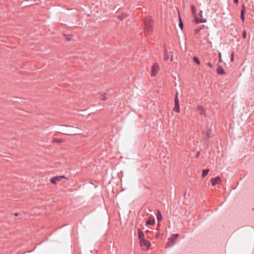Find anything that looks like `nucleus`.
Wrapping results in <instances>:
<instances>
[{"label": "nucleus", "instance_id": "8", "mask_svg": "<svg viewBox=\"0 0 254 254\" xmlns=\"http://www.w3.org/2000/svg\"><path fill=\"white\" fill-rule=\"evenodd\" d=\"M196 23H204L206 20L203 19L202 17H195L194 20Z\"/></svg>", "mask_w": 254, "mask_h": 254}, {"label": "nucleus", "instance_id": "4", "mask_svg": "<svg viewBox=\"0 0 254 254\" xmlns=\"http://www.w3.org/2000/svg\"><path fill=\"white\" fill-rule=\"evenodd\" d=\"M178 234L174 235L172 237L169 238V242L167 243L168 247H171L175 243V240L178 237Z\"/></svg>", "mask_w": 254, "mask_h": 254}, {"label": "nucleus", "instance_id": "17", "mask_svg": "<svg viewBox=\"0 0 254 254\" xmlns=\"http://www.w3.org/2000/svg\"><path fill=\"white\" fill-rule=\"evenodd\" d=\"M193 61L194 62H195L197 64H200L199 60L198 58H197L196 57H193Z\"/></svg>", "mask_w": 254, "mask_h": 254}, {"label": "nucleus", "instance_id": "12", "mask_svg": "<svg viewBox=\"0 0 254 254\" xmlns=\"http://www.w3.org/2000/svg\"><path fill=\"white\" fill-rule=\"evenodd\" d=\"M174 110L177 113H179L180 112L179 104H175V106L174 108Z\"/></svg>", "mask_w": 254, "mask_h": 254}, {"label": "nucleus", "instance_id": "6", "mask_svg": "<svg viewBox=\"0 0 254 254\" xmlns=\"http://www.w3.org/2000/svg\"><path fill=\"white\" fill-rule=\"evenodd\" d=\"M222 181L221 179L219 177H216L211 180L212 186H215L216 184H219Z\"/></svg>", "mask_w": 254, "mask_h": 254}, {"label": "nucleus", "instance_id": "10", "mask_svg": "<svg viewBox=\"0 0 254 254\" xmlns=\"http://www.w3.org/2000/svg\"><path fill=\"white\" fill-rule=\"evenodd\" d=\"M217 72L218 74H224L225 73L224 70L222 67L218 65Z\"/></svg>", "mask_w": 254, "mask_h": 254}, {"label": "nucleus", "instance_id": "30", "mask_svg": "<svg viewBox=\"0 0 254 254\" xmlns=\"http://www.w3.org/2000/svg\"><path fill=\"white\" fill-rule=\"evenodd\" d=\"M241 18H242V19L243 21H244V17L242 16V17H241Z\"/></svg>", "mask_w": 254, "mask_h": 254}, {"label": "nucleus", "instance_id": "14", "mask_svg": "<svg viewBox=\"0 0 254 254\" xmlns=\"http://www.w3.org/2000/svg\"><path fill=\"white\" fill-rule=\"evenodd\" d=\"M162 219V217L161 213L159 210L157 211V220L158 221H161Z\"/></svg>", "mask_w": 254, "mask_h": 254}, {"label": "nucleus", "instance_id": "21", "mask_svg": "<svg viewBox=\"0 0 254 254\" xmlns=\"http://www.w3.org/2000/svg\"><path fill=\"white\" fill-rule=\"evenodd\" d=\"M218 57H219V62H222V57H221V54L220 53H218Z\"/></svg>", "mask_w": 254, "mask_h": 254}, {"label": "nucleus", "instance_id": "29", "mask_svg": "<svg viewBox=\"0 0 254 254\" xmlns=\"http://www.w3.org/2000/svg\"><path fill=\"white\" fill-rule=\"evenodd\" d=\"M67 134H76V133H74V132H71L68 133Z\"/></svg>", "mask_w": 254, "mask_h": 254}, {"label": "nucleus", "instance_id": "2", "mask_svg": "<svg viewBox=\"0 0 254 254\" xmlns=\"http://www.w3.org/2000/svg\"><path fill=\"white\" fill-rule=\"evenodd\" d=\"M145 26V34L146 35H150L151 33L150 28L153 25V21L151 17H146L144 20Z\"/></svg>", "mask_w": 254, "mask_h": 254}, {"label": "nucleus", "instance_id": "20", "mask_svg": "<svg viewBox=\"0 0 254 254\" xmlns=\"http://www.w3.org/2000/svg\"><path fill=\"white\" fill-rule=\"evenodd\" d=\"M169 56L168 54L167 53L166 51H165V60H167L169 59Z\"/></svg>", "mask_w": 254, "mask_h": 254}, {"label": "nucleus", "instance_id": "28", "mask_svg": "<svg viewBox=\"0 0 254 254\" xmlns=\"http://www.w3.org/2000/svg\"><path fill=\"white\" fill-rule=\"evenodd\" d=\"M173 60V56L171 55V61H172Z\"/></svg>", "mask_w": 254, "mask_h": 254}, {"label": "nucleus", "instance_id": "3", "mask_svg": "<svg viewBox=\"0 0 254 254\" xmlns=\"http://www.w3.org/2000/svg\"><path fill=\"white\" fill-rule=\"evenodd\" d=\"M159 70V66L158 64L155 63L151 68V75L152 76H155L158 72Z\"/></svg>", "mask_w": 254, "mask_h": 254}, {"label": "nucleus", "instance_id": "11", "mask_svg": "<svg viewBox=\"0 0 254 254\" xmlns=\"http://www.w3.org/2000/svg\"><path fill=\"white\" fill-rule=\"evenodd\" d=\"M209 172V169H204L202 171V175H201V177L202 178H204V177H205L208 172Z\"/></svg>", "mask_w": 254, "mask_h": 254}, {"label": "nucleus", "instance_id": "23", "mask_svg": "<svg viewBox=\"0 0 254 254\" xmlns=\"http://www.w3.org/2000/svg\"><path fill=\"white\" fill-rule=\"evenodd\" d=\"M246 35H247V33H246V31H244L243 32V37L244 38H246Z\"/></svg>", "mask_w": 254, "mask_h": 254}, {"label": "nucleus", "instance_id": "7", "mask_svg": "<svg viewBox=\"0 0 254 254\" xmlns=\"http://www.w3.org/2000/svg\"><path fill=\"white\" fill-rule=\"evenodd\" d=\"M196 111L200 115L205 116V110L202 107L198 106Z\"/></svg>", "mask_w": 254, "mask_h": 254}, {"label": "nucleus", "instance_id": "9", "mask_svg": "<svg viewBox=\"0 0 254 254\" xmlns=\"http://www.w3.org/2000/svg\"><path fill=\"white\" fill-rule=\"evenodd\" d=\"M155 224V219L154 218H150L146 222V225H153Z\"/></svg>", "mask_w": 254, "mask_h": 254}, {"label": "nucleus", "instance_id": "25", "mask_svg": "<svg viewBox=\"0 0 254 254\" xmlns=\"http://www.w3.org/2000/svg\"><path fill=\"white\" fill-rule=\"evenodd\" d=\"M234 54H233L231 56V62H233L234 61Z\"/></svg>", "mask_w": 254, "mask_h": 254}, {"label": "nucleus", "instance_id": "31", "mask_svg": "<svg viewBox=\"0 0 254 254\" xmlns=\"http://www.w3.org/2000/svg\"><path fill=\"white\" fill-rule=\"evenodd\" d=\"M178 12L179 16H180V12H179V11H178Z\"/></svg>", "mask_w": 254, "mask_h": 254}, {"label": "nucleus", "instance_id": "13", "mask_svg": "<svg viewBox=\"0 0 254 254\" xmlns=\"http://www.w3.org/2000/svg\"><path fill=\"white\" fill-rule=\"evenodd\" d=\"M191 11L192 12V14L193 15V16H196V7H195V6L194 5H191Z\"/></svg>", "mask_w": 254, "mask_h": 254}, {"label": "nucleus", "instance_id": "27", "mask_svg": "<svg viewBox=\"0 0 254 254\" xmlns=\"http://www.w3.org/2000/svg\"><path fill=\"white\" fill-rule=\"evenodd\" d=\"M234 2L236 4H237L238 3V0H233Z\"/></svg>", "mask_w": 254, "mask_h": 254}, {"label": "nucleus", "instance_id": "5", "mask_svg": "<svg viewBox=\"0 0 254 254\" xmlns=\"http://www.w3.org/2000/svg\"><path fill=\"white\" fill-rule=\"evenodd\" d=\"M65 178L64 176H58V177H55L51 179V183L54 184H57V183L61 181L63 179Z\"/></svg>", "mask_w": 254, "mask_h": 254}, {"label": "nucleus", "instance_id": "22", "mask_svg": "<svg viewBox=\"0 0 254 254\" xmlns=\"http://www.w3.org/2000/svg\"><path fill=\"white\" fill-rule=\"evenodd\" d=\"M210 130H207L206 132V134L207 135V137L209 138L210 136Z\"/></svg>", "mask_w": 254, "mask_h": 254}, {"label": "nucleus", "instance_id": "15", "mask_svg": "<svg viewBox=\"0 0 254 254\" xmlns=\"http://www.w3.org/2000/svg\"><path fill=\"white\" fill-rule=\"evenodd\" d=\"M64 36L65 38V39L68 41H70L72 38V36L71 35L64 34Z\"/></svg>", "mask_w": 254, "mask_h": 254}, {"label": "nucleus", "instance_id": "26", "mask_svg": "<svg viewBox=\"0 0 254 254\" xmlns=\"http://www.w3.org/2000/svg\"><path fill=\"white\" fill-rule=\"evenodd\" d=\"M210 67H212V64H211V63H208L207 64Z\"/></svg>", "mask_w": 254, "mask_h": 254}, {"label": "nucleus", "instance_id": "1", "mask_svg": "<svg viewBox=\"0 0 254 254\" xmlns=\"http://www.w3.org/2000/svg\"><path fill=\"white\" fill-rule=\"evenodd\" d=\"M138 235L141 249L143 251L148 250L151 245L150 242L146 239V237L149 238V237L148 236L146 237L143 232L140 229L138 230Z\"/></svg>", "mask_w": 254, "mask_h": 254}, {"label": "nucleus", "instance_id": "18", "mask_svg": "<svg viewBox=\"0 0 254 254\" xmlns=\"http://www.w3.org/2000/svg\"><path fill=\"white\" fill-rule=\"evenodd\" d=\"M175 104H179V99L178 97V93H176V97L175 99Z\"/></svg>", "mask_w": 254, "mask_h": 254}, {"label": "nucleus", "instance_id": "24", "mask_svg": "<svg viewBox=\"0 0 254 254\" xmlns=\"http://www.w3.org/2000/svg\"><path fill=\"white\" fill-rule=\"evenodd\" d=\"M106 99V97L105 96V95H103L102 96H101V100H105Z\"/></svg>", "mask_w": 254, "mask_h": 254}, {"label": "nucleus", "instance_id": "16", "mask_svg": "<svg viewBox=\"0 0 254 254\" xmlns=\"http://www.w3.org/2000/svg\"><path fill=\"white\" fill-rule=\"evenodd\" d=\"M179 27L182 30L183 28V21L180 17H179Z\"/></svg>", "mask_w": 254, "mask_h": 254}, {"label": "nucleus", "instance_id": "19", "mask_svg": "<svg viewBox=\"0 0 254 254\" xmlns=\"http://www.w3.org/2000/svg\"><path fill=\"white\" fill-rule=\"evenodd\" d=\"M245 13H246L245 9L244 7H243V8L241 10L240 16H244Z\"/></svg>", "mask_w": 254, "mask_h": 254}]
</instances>
